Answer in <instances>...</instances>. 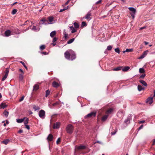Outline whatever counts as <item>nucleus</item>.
<instances>
[{
	"instance_id": "43",
	"label": "nucleus",
	"mask_w": 155,
	"mask_h": 155,
	"mask_svg": "<svg viewBox=\"0 0 155 155\" xmlns=\"http://www.w3.org/2000/svg\"><path fill=\"white\" fill-rule=\"evenodd\" d=\"M145 76L146 74L143 73L140 75V78H143L145 77Z\"/></svg>"
},
{
	"instance_id": "40",
	"label": "nucleus",
	"mask_w": 155,
	"mask_h": 155,
	"mask_svg": "<svg viewBox=\"0 0 155 155\" xmlns=\"http://www.w3.org/2000/svg\"><path fill=\"white\" fill-rule=\"evenodd\" d=\"M20 62L21 64H22L23 65V66H24V67L26 69H27V66H26V65H25V64L24 63V62H23V61H21Z\"/></svg>"
},
{
	"instance_id": "35",
	"label": "nucleus",
	"mask_w": 155,
	"mask_h": 155,
	"mask_svg": "<svg viewBox=\"0 0 155 155\" xmlns=\"http://www.w3.org/2000/svg\"><path fill=\"white\" fill-rule=\"evenodd\" d=\"M31 29L35 31H37V30L38 31L39 30V29H37L36 27L34 26H33L32 28H31Z\"/></svg>"
},
{
	"instance_id": "16",
	"label": "nucleus",
	"mask_w": 155,
	"mask_h": 155,
	"mask_svg": "<svg viewBox=\"0 0 155 155\" xmlns=\"http://www.w3.org/2000/svg\"><path fill=\"white\" fill-rule=\"evenodd\" d=\"M52 86L54 87H57L59 86L58 84L55 81H54L52 83Z\"/></svg>"
},
{
	"instance_id": "9",
	"label": "nucleus",
	"mask_w": 155,
	"mask_h": 155,
	"mask_svg": "<svg viewBox=\"0 0 155 155\" xmlns=\"http://www.w3.org/2000/svg\"><path fill=\"white\" fill-rule=\"evenodd\" d=\"M12 31H11L9 30H7L5 31V35L6 37H8L10 36L11 34Z\"/></svg>"
},
{
	"instance_id": "15",
	"label": "nucleus",
	"mask_w": 155,
	"mask_h": 155,
	"mask_svg": "<svg viewBox=\"0 0 155 155\" xmlns=\"http://www.w3.org/2000/svg\"><path fill=\"white\" fill-rule=\"evenodd\" d=\"M39 85L37 84H36L35 85L33 86V90L34 91H37L39 88Z\"/></svg>"
},
{
	"instance_id": "32",
	"label": "nucleus",
	"mask_w": 155,
	"mask_h": 155,
	"mask_svg": "<svg viewBox=\"0 0 155 155\" xmlns=\"http://www.w3.org/2000/svg\"><path fill=\"white\" fill-rule=\"evenodd\" d=\"M33 108L35 110H39L40 109V107L38 106H33Z\"/></svg>"
},
{
	"instance_id": "19",
	"label": "nucleus",
	"mask_w": 155,
	"mask_h": 155,
	"mask_svg": "<svg viewBox=\"0 0 155 155\" xmlns=\"http://www.w3.org/2000/svg\"><path fill=\"white\" fill-rule=\"evenodd\" d=\"M56 32L55 31H52L50 34V36L51 37H53L56 35Z\"/></svg>"
},
{
	"instance_id": "60",
	"label": "nucleus",
	"mask_w": 155,
	"mask_h": 155,
	"mask_svg": "<svg viewBox=\"0 0 155 155\" xmlns=\"http://www.w3.org/2000/svg\"><path fill=\"white\" fill-rule=\"evenodd\" d=\"M100 143V144H101L102 143L99 141H97L95 143Z\"/></svg>"
},
{
	"instance_id": "13",
	"label": "nucleus",
	"mask_w": 155,
	"mask_h": 155,
	"mask_svg": "<svg viewBox=\"0 0 155 155\" xmlns=\"http://www.w3.org/2000/svg\"><path fill=\"white\" fill-rule=\"evenodd\" d=\"M49 22L48 23V24H52L53 23L52 21H53L54 18L53 17H50L48 18Z\"/></svg>"
},
{
	"instance_id": "44",
	"label": "nucleus",
	"mask_w": 155,
	"mask_h": 155,
	"mask_svg": "<svg viewBox=\"0 0 155 155\" xmlns=\"http://www.w3.org/2000/svg\"><path fill=\"white\" fill-rule=\"evenodd\" d=\"M61 141V138H59L56 141V143L58 144V143L60 142Z\"/></svg>"
},
{
	"instance_id": "12",
	"label": "nucleus",
	"mask_w": 155,
	"mask_h": 155,
	"mask_svg": "<svg viewBox=\"0 0 155 155\" xmlns=\"http://www.w3.org/2000/svg\"><path fill=\"white\" fill-rule=\"evenodd\" d=\"M53 136L51 134H49L47 137V139L48 141H52L53 139Z\"/></svg>"
},
{
	"instance_id": "27",
	"label": "nucleus",
	"mask_w": 155,
	"mask_h": 155,
	"mask_svg": "<svg viewBox=\"0 0 155 155\" xmlns=\"http://www.w3.org/2000/svg\"><path fill=\"white\" fill-rule=\"evenodd\" d=\"M74 38H73L71 39H70L69 40L68 42H67V44H70L72 43L74 41Z\"/></svg>"
},
{
	"instance_id": "5",
	"label": "nucleus",
	"mask_w": 155,
	"mask_h": 155,
	"mask_svg": "<svg viewBox=\"0 0 155 155\" xmlns=\"http://www.w3.org/2000/svg\"><path fill=\"white\" fill-rule=\"evenodd\" d=\"M96 112H92L91 113L87 114V115L85 116L84 117L85 118H87V117H90L92 116L94 117H95L96 115Z\"/></svg>"
},
{
	"instance_id": "25",
	"label": "nucleus",
	"mask_w": 155,
	"mask_h": 155,
	"mask_svg": "<svg viewBox=\"0 0 155 155\" xmlns=\"http://www.w3.org/2000/svg\"><path fill=\"white\" fill-rule=\"evenodd\" d=\"M144 89V88L140 85H138V89L139 91H140Z\"/></svg>"
},
{
	"instance_id": "26",
	"label": "nucleus",
	"mask_w": 155,
	"mask_h": 155,
	"mask_svg": "<svg viewBox=\"0 0 155 155\" xmlns=\"http://www.w3.org/2000/svg\"><path fill=\"white\" fill-rule=\"evenodd\" d=\"M3 114L4 115H5V116L6 117H7L8 116L9 112H8L6 111V110H5L4 111Z\"/></svg>"
},
{
	"instance_id": "39",
	"label": "nucleus",
	"mask_w": 155,
	"mask_h": 155,
	"mask_svg": "<svg viewBox=\"0 0 155 155\" xmlns=\"http://www.w3.org/2000/svg\"><path fill=\"white\" fill-rule=\"evenodd\" d=\"M114 50L116 52L118 53V54L120 53V51L118 48H115V49Z\"/></svg>"
},
{
	"instance_id": "4",
	"label": "nucleus",
	"mask_w": 155,
	"mask_h": 155,
	"mask_svg": "<svg viewBox=\"0 0 155 155\" xmlns=\"http://www.w3.org/2000/svg\"><path fill=\"white\" fill-rule=\"evenodd\" d=\"M38 115L41 118L43 119L45 118V111L42 110H40L38 113Z\"/></svg>"
},
{
	"instance_id": "48",
	"label": "nucleus",
	"mask_w": 155,
	"mask_h": 155,
	"mask_svg": "<svg viewBox=\"0 0 155 155\" xmlns=\"http://www.w3.org/2000/svg\"><path fill=\"white\" fill-rule=\"evenodd\" d=\"M24 96H23L19 100V101L21 102V101H22L23 100H24Z\"/></svg>"
},
{
	"instance_id": "61",
	"label": "nucleus",
	"mask_w": 155,
	"mask_h": 155,
	"mask_svg": "<svg viewBox=\"0 0 155 155\" xmlns=\"http://www.w3.org/2000/svg\"><path fill=\"white\" fill-rule=\"evenodd\" d=\"M68 36V35L66 34H64V37L65 38H66Z\"/></svg>"
},
{
	"instance_id": "64",
	"label": "nucleus",
	"mask_w": 155,
	"mask_h": 155,
	"mask_svg": "<svg viewBox=\"0 0 155 155\" xmlns=\"http://www.w3.org/2000/svg\"><path fill=\"white\" fill-rule=\"evenodd\" d=\"M153 145L155 144V139L153 141Z\"/></svg>"
},
{
	"instance_id": "49",
	"label": "nucleus",
	"mask_w": 155,
	"mask_h": 155,
	"mask_svg": "<svg viewBox=\"0 0 155 155\" xmlns=\"http://www.w3.org/2000/svg\"><path fill=\"white\" fill-rule=\"evenodd\" d=\"M123 114V113L122 112H118V113H117V115L118 117H119V115H120V114Z\"/></svg>"
},
{
	"instance_id": "59",
	"label": "nucleus",
	"mask_w": 155,
	"mask_h": 155,
	"mask_svg": "<svg viewBox=\"0 0 155 155\" xmlns=\"http://www.w3.org/2000/svg\"><path fill=\"white\" fill-rule=\"evenodd\" d=\"M101 0H99V1H98L97 2H96V4H99V3H100L101 2Z\"/></svg>"
},
{
	"instance_id": "14",
	"label": "nucleus",
	"mask_w": 155,
	"mask_h": 155,
	"mask_svg": "<svg viewBox=\"0 0 155 155\" xmlns=\"http://www.w3.org/2000/svg\"><path fill=\"white\" fill-rule=\"evenodd\" d=\"M109 115L108 114H106V115H104L102 118L101 120L103 121H105L107 119Z\"/></svg>"
},
{
	"instance_id": "38",
	"label": "nucleus",
	"mask_w": 155,
	"mask_h": 155,
	"mask_svg": "<svg viewBox=\"0 0 155 155\" xmlns=\"http://www.w3.org/2000/svg\"><path fill=\"white\" fill-rule=\"evenodd\" d=\"M112 48V47L111 45H109L107 47V49L108 50L110 51L111 50Z\"/></svg>"
},
{
	"instance_id": "10",
	"label": "nucleus",
	"mask_w": 155,
	"mask_h": 155,
	"mask_svg": "<svg viewBox=\"0 0 155 155\" xmlns=\"http://www.w3.org/2000/svg\"><path fill=\"white\" fill-rule=\"evenodd\" d=\"M60 125V123L59 122H57L56 124H55L53 126V128L54 129L58 128Z\"/></svg>"
},
{
	"instance_id": "41",
	"label": "nucleus",
	"mask_w": 155,
	"mask_h": 155,
	"mask_svg": "<svg viewBox=\"0 0 155 155\" xmlns=\"http://www.w3.org/2000/svg\"><path fill=\"white\" fill-rule=\"evenodd\" d=\"M86 25H87L86 23L85 22L83 21L82 22V23H81V27H83V26H86Z\"/></svg>"
},
{
	"instance_id": "51",
	"label": "nucleus",
	"mask_w": 155,
	"mask_h": 155,
	"mask_svg": "<svg viewBox=\"0 0 155 155\" xmlns=\"http://www.w3.org/2000/svg\"><path fill=\"white\" fill-rule=\"evenodd\" d=\"M58 104L59 103L58 102H56L55 103L53 104H52V105L53 106H54Z\"/></svg>"
},
{
	"instance_id": "34",
	"label": "nucleus",
	"mask_w": 155,
	"mask_h": 155,
	"mask_svg": "<svg viewBox=\"0 0 155 155\" xmlns=\"http://www.w3.org/2000/svg\"><path fill=\"white\" fill-rule=\"evenodd\" d=\"M74 27L76 28H78L79 27V25L78 24L77 22H74Z\"/></svg>"
},
{
	"instance_id": "22",
	"label": "nucleus",
	"mask_w": 155,
	"mask_h": 155,
	"mask_svg": "<svg viewBox=\"0 0 155 155\" xmlns=\"http://www.w3.org/2000/svg\"><path fill=\"white\" fill-rule=\"evenodd\" d=\"M139 72L140 73H144L145 72V71L143 68H140L139 69Z\"/></svg>"
},
{
	"instance_id": "20",
	"label": "nucleus",
	"mask_w": 155,
	"mask_h": 155,
	"mask_svg": "<svg viewBox=\"0 0 155 155\" xmlns=\"http://www.w3.org/2000/svg\"><path fill=\"white\" fill-rule=\"evenodd\" d=\"M129 69L130 67L128 66L125 67L122 69V71H126L128 70Z\"/></svg>"
},
{
	"instance_id": "63",
	"label": "nucleus",
	"mask_w": 155,
	"mask_h": 155,
	"mask_svg": "<svg viewBox=\"0 0 155 155\" xmlns=\"http://www.w3.org/2000/svg\"><path fill=\"white\" fill-rule=\"evenodd\" d=\"M144 43L146 45H147L148 44V42L146 41H144Z\"/></svg>"
},
{
	"instance_id": "18",
	"label": "nucleus",
	"mask_w": 155,
	"mask_h": 155,
	"mask_svg": "<svg viewBox=\"0 0 155 155\" xmlns=\"http://www.w3.org/2000/svg\"><path fill=\"white\" fill-rule=\"evenodd\" d=\"M140 82L144 86H146L147 85V84L145 81L143 80H140Z\"/></svg>"
},
{
	"instance_id": "42",
	"label": "nucleus",
	"mask_w": 155,
	"mask_h": 155,
	"mask_svg": "<svg viewBox=\"0 0 155 155\" xmlns=\"http://www.w3.org/2000/svg\"><path fill=\"white\" fill-rule=\"evenodd\" d=\"M45 45H42L40 47V49L41 50H43L45 48Z\"/></svg>"
},
{
	"instance_id": "37",
	"label": "nucleus",
	"mask_w": 155,
	"mask_h": 155,
	"mask_svg": "<svg viewBox=\"0 0 155 155\" xmlns=\"http://www.w3.org/2000/svg\"><path fill=\"white\" fill-rule=\"evenodd\" d=\"M28 122V118H26L24 122V123L25 125H27Z\"/></svg>"
},
{
	"instance_id": "7",
	"label": "nucleus",
	"mask_w": 155,
	"mask_h": 155,
	"mask_svg": "<svg viewBox=\"0 0 155 155\" xmlns=\"http://www.w3.org/2000/svg\"><path fill=\"white\" fill-rule=\"evenodd\" d=\"M91 15V11L88 12L87 14L85 16V18L88 21H89L91 19L90 16Z\"/></svg>"
},
{
	"instance_id": "54",
	"label": "nucleus",
	"mask_w": 155,
	"mask_h": 155,
	"mask_svg": "<svg viewBox=\"0 0 155 155\" xmlns=\"http://www.w3.org/2000/svg\"><path fill=\"white\" fill-rule=\"evenodd\" d=\"M143 127V125H141L140 127L139 128V130H140L141 129H142Z\"/></svg>"
},
{
	"instance_id": "55",
	"label": "nucleus",
	"mask_w": 155,
	"mask_h": 155,
	"mask_svg": "<svg viewBox=\"0 0 155 155\" xmlns=\"http://www.w3.org/2000/svg\"><path fill=\"white\" fill-rule=\"evenodd\" d=\"M145 122V120H141L139 122V124L143 123Z\"/></svg>"
},
{
	"instance_id": "50",
	"label": "nucleus",
	"mask_w": 155,
	"mask_h": 155,
	"mask_svg": "<svg viewBox=\"0 0 155 155\" xmlns=\"http://www.w3.org/2000/svg\"><path fill=\"white\" fill-rule=\"evenodd\" d=\"M9 72V70L8 69H6L5 71V74L8 75Z\"/></svg>"
},
{
	"instance_id": "24",
	"label": "nucleus",
	"mask_w": 155,
	"mask_h": 155,
	"mask_svg": "<svg viewBox=\"0 0 155 155\" xmlns=\"http://www.w3.org/2000/svg\"><path fill=\"white\" fill-rule=\"evenodd\" d=\"M122 67H119L117 68H114L113 69L114 71H118L121 69Z\"/></svg>"
},
{
	"instance_id": "46",
	"label": "nucleus",
	"mask_w": 155,
	"mask_h": 155,
	"mask_svg": "<svg viewBox=\"0 0 155 155\" xmlns=\"http://www.w3.org/2000/svg\"><path fill=\"white\" fill-rule=\"evenodd\" d=\"M19 78L20 79L22 80L23 78V76L22 74H20L19 76Z\"/></svg>"
},
{
	"instance_id": "47",
	"label": "nucleus",
	"mask_w": 155,
	"mask_h": 155,
	"mask_svg": "<svg viewBox=\"0 0 155 155\" xmlns=\"http://www.w3.org/2000/svg\"><path fill=\"white\" fill-rule=\"evenodd\" d=\"M148 52V51H144L143 53V54H144L146 56V55H147V52Z\"/></svg>"
},
{
	"instance_id": "1",
	"label": "nucleus",
	"mask_w": 155,
	"mask_h": 155,
	"mask_svg": "<svg viewBox=\"0 0 155 155\" xmlns=\"http://www.w3.org/2000/svg\"><path fill=\"white\" fill-rule=\"evenodd\" d=\"M64 56L66 59L72 61L74 60L76 58L74 52L71 50H68L65 52Z\"/></svg>"
},
{
	"instance_id": "11",
	"label": "nucleus",
	"mask_w": 155,
	"mask_h": 155,
	"mask_svg": "<svg viewBox=\"0 0 155 155\" xmlns=\"http://www.w3.org/2000/svg\"><path fill=\"white\" fill-rule=\"evenodd\" d=\"M47 21L45 19L43 18L40 21L39 23L40 24H45L46 25L47 24Z\"/></svg>"
},
{
	"instance_id": "21",
	"label": "nucleus",
	"mask_w": 155,
	"mask_h": 155,
	"mask_svg": "<svg viewBox=\"0 0 155 155\" xmlns=\"http://www.w3.org/2000/svg\"><path fill=\"white\" fill-rule=\"evenodd\" d=\"M25 119V118L22 119H17L16 120V121L18 123H21L22 122L24 121Z\"/></svg>"
},
{
	"instance_id": "56",
	"label": "nucleus",
	"mask_w": 155,
	"mask_h": 155,
	"mask_svg": "<svg viewBox=\"0 0 155 155\" xmlns=\"http://www.w3.org/2000/svg\"><path fill=\"white\" fill-rule=\"evenodd\" d=\"M116 133V131H115L114 132H111V135H114Z\"/></svg>"
},
{
	"instance_id": "29",
	"label": "nucleus",
	"mask_w": 155,
	"mask_h": 155,
	"mask_svg": "<svg viewBox=\"0 0 155 155\" xmlns=\"http://www.w3.org/2000/svg\"><path fill=\"white\" fill-rule=\"evenodd\" d=\"M70 28L71 30V32L74 33L76 32V30L74 29V28L73 26L70 27Z\"/></svg>"
},
{
	"instance_id": "57",
	"label": "nucleus",
	"mask_w": 155,
	"mask_h": 155,
	"mask_svg": "<svg viewBox=\"0 0 155 155\" xmlns=\"http://www.w3.org/2000/svg\"><path fill=\"white\" fill-rule=\"evenodd\" d=\"M70 1H68H68L65 3V5H67L69 3Z\"/></svg>"
},
{
	"instance_id": "2",
	"label": "nucleus",
	"mask_w": 155,
	"mask_h": 155,
	"mask_svg": "<svg viewBox=\"0 0 155 155\" xmlns=\"http://www.w3.org/2000/svg\"><path fill=\"white\" fill-rule=\"evenodd\" d=\"M73 128L74 127L72 125L68 124L66 127V131L68 133L71 134L73 132Z\"/></svg>"
},
{
	"instance_id": "6",
	"label": "nucleus",
	"mask_w": 155,
	"mask_h": 155,
	"mask_svg": "<svg viewBox=\"0 0 155 155\" xmlns=\"http://www.w3.org/2000/svg\"><path fill=\"white\" fill-rule=\"evenodd\" d=\"M86 147L84 145H81L79 146H75V150H84L85 149Z\"/></svg>"
},
{
	"instance_id": "17",
	"label": "nucleus",
	"mask_w": 155,
	"mask_h": 155,
	"mask_svg": "<svg viewBox=\"0 0 155 155\" xmlns=\"http://www.w3.org/2000/svg\"><path fill=\"white\" fill-rule=\"evenodd\" d=\"M7 106L5 103H2L0 105V109H4Z\"/></svg>"
},
{
	"instance_id": "23",
	"label": "nucleus",
	"mask_w": 155,
	"mask_h": 155,
	"mask_svg": "<svg viewBox=\"0 0 155 155\" xmlns=\"http://www.w3.org/2000/svg\"><path fill=\"white\" fill-rule=\"evenodd\" d=\"M113 109L110 108L106 112V114L109 115L113 111Z\"/></svg>"
},
{
	"instance_id": "31",
	"label": "nucleus",
	"mask_w": 155,
	"mask_h": 155,
	"mask_svg": "<svg viewBox=\"0 0 155 155\" xmlns=\"http://www.w3.org/2000/svg\"><path fill=\"white\" fill-rule=\"evenodd\" d=\"M50 91L49 90H48L46 91V93L45 94V97H47L50 94Z\"/></svg>"
},
{
	"instance_id": "36",
	"label": "nucleus",
	"mask_w": 155,
	"mask_h": 155,
	"mask_svg": "<svg viewBox=\"0 0 155 155\" xmlns=\"http://www.w3.org/2000/svg\"><path fill=\"white\" fill-rule=\"evenodd\" d=\"M8 76V74H5V75L4 76V77L2 78V81H4L5 80L7 76Z\"/></svg>"
},
{
	"instance_id": "28",
	"label": "nucleus",
	"mask_w": 155,
	"mask_h": 155,
	"mask_svg": "<svg viewBox=\"0 0 155 155\" xmlns=\"http://www.w3.org/2000/svg\"><path fill=\"white\" fill-rule=\"evenodd\" d=\"M10 141V140L8 139H6V140H5L2 141V143L5 144V145L7 144Z\"/></svg>"
},
{
	"instance_id": "62",
	"label": "nucleus",
	"mask_w": 155,
	"mask_h": 155,
	"mask_svg": "<svg viewBox=\"0 0 155 155\" xmlns=\"http://www.w3.org/2000/svg\"><path fill=\"white\" fill-rule=\"evenodd\" d=\"M51 44L53 45V46H54L56 45V43L53 42Z\"/></svg>"
},
{
	"instance_id": "8",
	"label": "nucleus",
	"mask_w": 155,
	"mask_h": 155,
	"mask_svg": "<svg viewBox=\"0 0 155 155\" xmlns=\"http://www.w3.org/2000/svg\"><path fill=\"white\" fill-rule=\"evenodd\" d=\"M153 102V98L152 97H149L147 98V102L148 103L150 104H151Z\"/></svg>"
},
{
	"instance_id": "58",
	"label": "nucleus",
	"mask_w": 155,
	"mask_h": 155,
	"mask_svg": "<svg viewBox=\"0 0 155 155\" xmlns=\"http://www.w3.org/2000/svg\"><path fill=\"white\" fill-rule=\"evenodd\" d=\"M65 10V9H64V8H63V9H61L60 10V11H59V12H63V11Z\"/></svg>"
},
{
	"instance_id": "3",
	"label": "nucleus",
	"mask_w": 155,
	"mask_h": 155,
	"mask_svg": "<svg viewBox=\"0 0 155 155\" xmlns=\"http://www.w3.org/2000/svg\"><path fill=\"white\" fill-rule=\"evenodd\" d=\"M129 10L131 12L130 13V14L132 17V18L134 19L135 17V15L136 12V10L133 7H129L128 8Z\"/></svg>"
},
{
	"instance_id": "45",
	"label": "nucleus",
	"mask_w": 155,
	"mask_h": 155,
	"mask_svg": "<svg viewBox=\"0 0 155 155\" xmlns=\"http://www.w3.org/2000/svg\"><path fill=\"white\" fill-rule=\"evenodd\" d=\"M57 39H58V38H56V37L54 38L53 39V40H52L53 42H54L57 40Z\"/></svg>"
},
{
	"instance_id": "53",
	"label": "nucleus",
	"mask_w": 155,
	"mask_h": 155,
	"mask_svg": "<svg viewBox=\"0 0 155 155\" xmlns=\"http://www.w3.org/2000/svg\"><path fill=\"white\" fill-rule=\"evenodd\" d=\"M25 125V127L26 128L28 129V130H29L30 129V127L29 125Z\"/></svg>"
},
{
	"instance_id": "33",
	"label": "nucleus",
	"mask_w": 155,
	"mask_h": 155,
	"mask_svg": "<svg viewBox=\"0 0 155 155\" xmlns=\"http://www.w3.org/2000/svg\"><path fill=\"white\" fill-rule=\"evenodd\" d=\"M17 10L16 9H14L12 10V14L14 15L17 12Z\"/></svg>"
},
{
	"instance_id": "52",
	"label": "nucleus",
	"mask_w": 155,
	"mask_h": 155,
	"mask_svg": "<svg viewBox=\"0 0 155 155\" xmlns=\"http://www.w3.org/2000/svg\"><path fill=\"white\" fill-rule=\"evenodd\" d=\"M144 58V56H143V55L142 54L139 58H138V59H142Z\"/></svg>"
},
{
	"instance_id": "30",
	"label": "nucleus",
	"mask_w": 155,
	"mask_h": 155,
	"mask_svg": "<svg viewBox=\"0 0 155 155\" xmlns=\"http://www.w3.org/2000/svg\"><path fill=\"white\" fill-rule=\"evenodd\" d=\"M133 51V49H126L125 51H124L123 52L124 53L125 52H132Z\"/></svg>"
}]
</instances>
